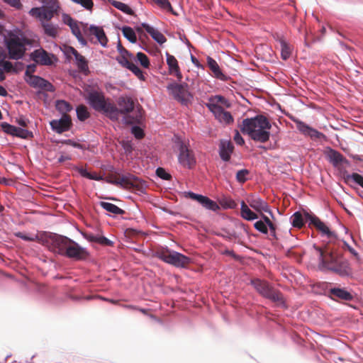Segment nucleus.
I'll list each match as a JSON object with an SVG mask.
<instances>
[{
	"mask_svg": "<svg viewBox=\"0 0 363 363\" xmlns=\"http://www.w3.org/2000/svg\"><path fill=\"white\" fill-rule=\"evenodd\" d=\"M272 125L268 119L262 115L245 118L240 125V131L247 135L252 140L264 143L269 140Z\"/></svg>",
	"mask_w": 363,
	"mask_h": 363,
	"instance_id": "obj_1",
	"label": "nucleus"
},
{
	"mask_svg": "<svg viewBox=\"0 0 363 363\" xmlns=\"http://www.w3.org/2000/svg\"><path fill=\"white\" fill-rule=\"evenodd\" d=\"M118 107L116 106V113L112 121H116L119 115H123V121L126 124H140L143 118V110L142 106L136 104L129 96H121L117 101Z\"/></svg>",
	"mask_w": 363,
	"mask_h": 363,
	"instance_id": "obj_2",
	"label": "nucleus"
},
{
	"mask_svg": "<svg viewBox=\"0 0 363 363\" xmlns=\"http://www.w3.org/2000/svg\"><path fill=\"white\" fill-rule=\"evenodd\" d=\"M86 100L90 106L96 111L105 115L110 119L114 118L116 113V105L111 99L106 98L103 92L91 91L88 93Z\"/></svg>",
	"mask_w": 363,
	"mask_h": 363,
	"instance_id": "obj_3",
	"label": "nucleus"
},
{
	"mask_svg": "<svg viewBox=\"0 0 363 363\" xmlns=\"http://www.w3.org/2000/svg\"><path fill=\"white\" fill-rule=\"evenodd\" d=\"M220 104L230 106L228 101L222 96L216 95L209 99L206 104V107L213 113L215 118L221 123L230 124L233 122V118L229 111H225Z\"/></svg>",
	"mask_w": 363,
	"mask_h": 363,
	"instance_id": "obj_4",
	"label": "nucleus"
},
{
	"mask_svg": "<svg viewBox=\"0 0 363 363\" xmlns=\"http://www.w3.org/2000/svg\"><path fill=\"white\" fill-rule=\"evenodd\" d=\"M32 44V40L23 35L11 34L6 40L9 57L11 60L21 59L26 52V45Z\"/></svg>",
	"mask_w": 363,
	"mask_h": 363,
	"instance_id": "obj_5",
	"label": "nucleus"
},
{
	"mask_svg": "<svg viewBox=\"0 0 363 363\" xmlns=\"http://www.w3.org/2000/svg\"><path fill=\"white\" fill-rule=\"evenodd\" d=\"M106 181L108 183L120 186L128 189H133L140 191H143V189L146 188V184L144 181L131 174L127 175H111L107 177Z\"/></svg>",
	"mask_w": 363,
	"mask_h": 363,
	"instance_id": "obj_6",
	"label": "nucleus"
},
{
	"mask_svg": "<svg viewBox=\"0 0 363 363\" xmlns=\"http://www.w3.org/2000/svg\"><path fill=\"white\" fill-rule=\"evenodd\" d=\"M40 239L43 245L49 250L63 256L71 240L66 236L52 233H45Z\"/></svg>",
	"mask_w": 363,
	"mask_h": 363,
	"instance_id": "obj_7",
	"label": "nucleus"
},
{
	"mask_svg": "<svg viewBox=\"0 0 363 363\" xmlns=\"http://www.w3.org/2000/svg\"><path fill=\"white\" fill-rule=\"evenodd\" d=\"M252 284L257 291L264 298L271 300L279 306L284 304L283 294L279 291L271 286L267 281L257 279L252 280Z\"/></svg>",
	"mask_w": 363,
	"mask_h": 363,
	"instance_id": "obj_8",
	"label": "nucleus"
},
{
	"mask_svg": "<svg viewBox=\"0 0 363 363\" xmlns=\"http://www.w3.org/2000/svg\"><path fill=\"white\" fill-rule=\"evenodd\" d=\"M156 257L163 262L176 267L185 268L191 262V259L179 252L162 248L156 252Z\"/></svg>",
	"mask_w": 363,
	"mask_h": 363,
	"instance_id": "obj_9",
	"label": "nucleus"
},
{
	"mask_svg": "<svg viewBox=\"0 0 363 363\" xmlns=\"http://www.w3.org/2000/svg\"><path fill=\"white\" fill-rule=\"evenodd\" d=\"M62 22L70 28L72 34L77 38L78 41L82 45H85L86 44V41L83 37L82 30H83L84 33L86 34L88 29L87 25L74 20L69 14L67 13L62 14Z\"/></svg>",
	"mask_w": 363,
	"mask_h": 363,
	"instance_id": "obj_10",
	"label": "nucleus"
},
{
	"mask_svg": "<svg viewBox=\"0 0 363 363\" xmlns=\"http://www.w3.org/2000/svg\"><path fill=\"white\" fill-rule=\"evenodd\" d=\"M306 220H309L308 226L313 225L322 236H325L330 240V242H333L337 240V235L335 232L330 230L328 226L320 220L319 218L315 215H311L309 213H305Z\"/></svg>",
	"mask_w": 363,
	"mask_h": 363,
	"instance_id": "obj_11",
	"label": "nucleus"
},
{
	"mask_svg": "<svg viewBox=\"0 0 363 363\" xmlns=\"http://www.w3.org/2000/svg\"><path fill=\"white\" fill-rule=\"evenodd\" d=\"M315 250L319 253V260L322 267L325 269L330 270V265H335L338 260L341 258L335 254L333 250L330 249L329 246H325V248L319 247H314Z\"/></svg>",
	"mask_w": 363,
	"mask_h": 363,
	"instance_id": "obj_12",
	"label": "nucleus"
},
{
	"mask_svg": "<svg viewBox=\"0 0 363 363\" xmlns=\"http://www.w3.org/2000/svg\"><path fill=\"white\" fill-rule=\"evenodd\" d=\"M167 88L174 99L181 101L182 103H186L191 97V95L189 91L188 84L186 83H171L167 86Z\"/></svg>",
	"mask_w": 363,
	"mask_h": 363,
	"instance_id": "obj_13",
	"label": "nucleus"
},
{
	"mask_svg": "<svg viewBox=\"0 0 363 363\" xmlns=\"http://www.w3.org/2000/svg\"><path fill=\"white\" fill-rule=\"evenodd\" d=\"M178 161L184 168L191 169L196 164V158L193 150L184 143L179 144Z\"/></svg>",
	"mask_w": 363,
	"mask_h": 363,
	"instance_id": "obj_14",
	"label": "nucleus"
},
{
	"mask_svg": "<svg viewBox=\"0 0 363 363\" xmlns=\"http://www.w3.org/2000/svg\"><path fill=\"white\" fill-rule=\"evenodd\" d=\"M67 247L64 256L74 260H84L89 255L88 251L85 248L81 247L78 243L72 240H70V242Z\"/></svg>",
	"mask_w": 363,
	"mask_h": 363,
	"instance_id": "obj_15",
	"label": "nucleus"
},
{
	"mask_svg": "<svg viewBox=\"0 0 363 363\" xmlns=\"http://www.w3.org/2000/svg\"><path fill=\"white\" fill-rule=\"evenodd\" d=\"M53 131L58 134L68 131L72 127V120L68 114H62L59 120H52L50 123Z\"/></svg>",
	"mask_w": 363,
	"mask_h": 363,
	"instance_id": "obj_16",
	"label": "nucleus"
},
{
	"mask_svg": "<svg viewBox=\"0 0 363 363\" xmlns=\"http://www.w3.org/2000/svg\"><path fill=\"white\" fill-rule=\"evenodd\" d=\"M291 120L296 123V128L304 135L310 137L311 139H320L324 136V135L318 131L317 130L309 126L304 122L294 117L291 118Z\"/></svg>",
	"mask_w": 363,
	"mask_h": 363,
	"instance_id": "obj_17",
	"label": "nucleus"
},
{
	"mask_svg": "<svg viewBox=\"0 0 363 363\" xmlns=\"http://www.w3.org/2000/svg\"><path fill=\"white\" fill-rule=\"evenodd\" d=\"M325 155L328 161L335 167H340V166H350V162L338 151L328 148L325 152Z\"/></svg>",
	"mask_w": 363,
	"mask_h": 363,
	"instance_id": "obj_18",
	"label": "nucleus"
},
{
	"mask_svg": "<svg viewBox=\"0 0 363 363\" xmlns=\"http://www.w3.org/2000/svg\"><path fill=\"white\" fill-rule=\"evenodd\" d=\"M26 80L28 84L34 88H39L42 90L50 92L55 91L53 85L40 77L29 75V78H26Z\"/></svg>",
	"mask_w": 363,
	"mask_h": 363,
	"instance_id": "obj_19",
	"label": "nucleus"
},
{
	"mask_svg": "<svg viewBox=\"0 0 363 363\" xmlns=\"http://www.w3.org/2000/svg\"><path fill=\"white\" fill-rule=\"evenodd\" d=\"M59 5L57 0H50L45 6H43L41 24L43 21L50 22L54 14L57 11Z\"/></svg>",
	"mask_w": 363,
	"mask_h": 363,
	"instance_id": "obj_20",
	"label": "nucleus"
},
{
	"mask_svg": "<svg viewBox=\"0 0 363 363\" xmlns=\"http://www.w3.org/2000/svg\"><path fill=\"white\" fill-rule=\"evenodd\" d=\"M188 195L189 198L197 201L199 203H201L204 208L211 210L213 211H217L220 209L219 206L216 202L210 199L209 198L204 196L203 195L196 194L193 192H188Z\"/></svg>",
	"mask_w": 363,
	"mask_h": 363,
	"instance_id": "obj_21",
	"label": "nucleus"
},
{
	"mask_svg": "<svg viewBox=\"0 0 363 363\" xmlns=\"http://www.w3.org/2000/svg\"><path fill=\"white\" fill-rule=\"evenodd\" d=\"M166 57L169 74L175 76L178 81L181 82L182 79V74L180 71L177 60L174 55H172L168 52L166 53Z\"/></svg>",
	"mask_w": 363,
	"mask_h": 363,
	"instance_id": "obj_22",
	"label": "nucleus"
},
{
	"mask_svg": "<svg viewBox=\"0 0 363 363\" xmlns=\"http://www.w3.org/2000/svg\"><path fill=\"white\" fill-rule=\"evenodd\" d=\"M30 58L38 64L51 65L52 60L49 54L43 49L35 50L30 54Z\"/></svg>",
	"mask_w": 363,
	"mask_h": 363,
	"instance_id": "obj_23",
	"label": "nucleus"
},
{
	"mask_svg": "<svg viewBox=\"0 0 363 363\" xmlns=\"http://www.w3.org/2000/svg\"><path fill=\"white\" fill-rule=\"evenodd\" d=\"M330 271L342 277L348 276L351 274V269L348 262L342 257L335 265L330 266Z\"/></svg>",
	"mask_w": 363,
	"mask_h": 363,
	"instance_id": "obj_24",
	"label": "nucleus"
},
{
	"mask_svg": "<svg viewBox=\"0 0 363 363\" xmlns=\"http://www.w3.org/2000/svg\"><path fill=\"white\" fill-rule=\"evenodd\" d=\"M89 35H94L96 38L97 42L102 46L105 47L108 43V38L105 34L104 29L101 27L91 26L87 29V33Z\"/></svg>",
	"mask_w": 363,
	"mask_h": 363,
	"instance_id": "obj_25",
	"label": "nucleus"
},
{
	"mask_svg": "<svg viewBox=\"0 0 363 363\" xmlns=\"http://www.w3.org/2000/svg\"><path fill=\"white\" fill-rule=\"evenodd\" d=\"M247 201L250 207L258 212L269 211L268 204L259 197L252 196Z\"/></svg>",
	"mask_w": 363,
	"mask_h": 363,
	"instance_id": "obj_26",
	"label": "nucleus"
},
{
	"mask_svg": "<svg viewBox=\"0 0 363 363\" xmlns=\"http://www.w3.org/2000/svg\"><path fill=\"white\" fill-rule=\"evenodd\" d=\"M207 65L213 76L220 80L226 81L228 77L222 72L217 62L211 57H207Z\"/></svg>",
	"mask_w": 363,
	"mask_h": 363,
	"instance_id": "obj_27",
	"label": "nucleus"
},
{
	"mask_svg": "<svg viewBox=\"0 0 363 363\" xmlns=\"http://www.w3.org/2000/svg\"><path fill=\"white\" fill-rule=\"evenodd\" d=\"M142 26L144 28L146 32L149 33L151 37L158 43L163 44L164 42H166L167 39L165 36L158 30L154 28L147 23H143Z\"/></svg>",
	"mask_w": 363,
	"mask_h": 363,
	"instance_id": "obj_28",
	"label": "nucleus"
},
{
	"mask_svg": "<svg viewBox=\"0 0 363 363\" xmlns=\"http://www.w3.org/2000/svg\"><path fill=\"white\" fill-rule=\"evenodd\" d=\"M83 237L89 242H94L105 246H112L113 242L104 236L95 235L92 233H84Z\"/></svg>",
	"mask_w": 363,
	"mask_h": 363,
	"instance_id": "obj_29",
	"label": "nucleus"
},
{
	"mask_svg": "<svg viewBox=\"0 0 363 363\" xmlns=\"http://www.w3.org/2000/svg\"><path fill=\"white\" fill-rule=\"evenodd\" d=\"M234 149L233 145L230 141H223L220 144V156L224 161L230 159V155Z\"/></svg>",
	"mask_w": 363,
	"mask_h": 363,
	"instance_id": "obj_30",
	"label": "nucleus"
},
{
	"mask_svg": "<svg viewBox=\"0 0 363 363\" xmlns=\"http://www.w3.org/2000/svg\"><path fill=\"white\" fill-rule=\"evenodd\" d=\"M306 213L307 212L303 211V213H301L300 211H296L291 216L290 221L293 227L301 228L304 225V223L308 221L306 219Z\"/></svg>",
	"mask_w": 363,
	"mask_h": 363,
	"instance_id": "obj_31",
	"label": "nucleus"
},
{
	"mask_svg": "<svg viewBox=\"0 0 363 363\" xmlns=\"http://www.w3.org/2000/svg\"><path fill=\"white\" fill-rule=\"evenodd\" d=\"M44 33L52 38H55L59 34V26L50 22L43 21L41 24Z\"/></svg>",
	"mask_w": 363,
	"mask_h": 363,
	"instance_id": "obj_32",
	"label": "nucleus"
},
{
	"mask_svg": "<svg viewBox=\"0 0 363 363\" xmlns=\"http://www.w3.org/2000/svg\"><path fill=\"white\" fill-rule=\"evenodd\" d=\"M330 292L332 296L340 298L342 300L351 301L353 298V296L350 292L343 289H331Z\"/></svg>",
	"mask_w": 363,
	"mask_h": 363,
	"instance_id": "obj_33",
	"label": "nucleus"
},
{
	"mask_svg": "<svg viewBox=\"0 0 363 363\" xmlns=\"http://www.w3.org/2000/svg\"><path fill=\"white\" fill-rule=\"evenodd\" d=\"M240 213L241 216L247 220H253L258 218L257 215L252 211L243 201L241 202Z\"/></svg>",
	"mask_w": 363,
	"mask_h": 363,
	"instance_id": "obj_34",
	"label": "nucleus"
},
{
	"mask_svg": "<svg viewBox=\"0 0 363 363\" xmlns=\"http://www.w3.org/2000/svg\"><path fill=\"white\" fill-rule=\"evenodd\" d=\"M100 206L106 211L116 215H123L125 213L124 210L120 208L116 205L111 203L101 201L100 203Z\"/></svg>",
	"mask_w": 363,
	"mask_h": 363,
	"instance_id": "obj_35",
	"label": "nucleus"
},
{
	"mask_svg": "<svg viewBox=\"0 0 363 363\" xmlns=\"http://www.w3.org/2000/svg\"><path fill=\"white\" fill-rule=\"evenodd\" d=\"M76 64L80 72L86 74L89 72L88 62L86 58L78 53L75 57Z\"/></svg>",
	"mask_w": 363,
	"mask_h": 363,
	"instance_id": "obj_36",
	"label": "nucleus"
},
{
	"mask_svg": "<svg viewBox=\"0 0 363 363\" xmlns=\"http://www.w3.org/2000/svg\"><path fill=\"white\" fill-rule=\"evenodd\" d=\"M279 43L281 46V58L284 60L289 58L291 54V46L282 38L279 40Z\"/></svg>",
	"mask_w": 363,
	"mask_h": 363,
	"instance_id": "obj_37",
	"label": "nucleus"
},
{
	"mask_svg": "<svg viewBox=\"0 0 363 363\" xmlns=\"http://www.w3.org/2000/svg\"><path fill=\"white\" fill-rule=\"evenodd\" d=\"M111 4L118 9V10L124 12L125 13L129 14V15H133L134 12L130 8V6L123 2L116 1V0H111Z\"/></svg>",
	"mask_w": 363,
	"mask_h": 363,
	"instance_id": "obj_38",
	"label": "nucleus"
},
{
	"mask_svg": "<svg viewBox=\"0 0 363 363\" xmlns=\"http://www.w3.org/2000/svg\"><path fill=\"white\" fill-rule=\"evenodd\" d=\"M77 171L82 177L96 181H101L104 179L102 176L98 175L96 173L88 172L86 169H84L83 167L78 168Z\"/></svg>",
	"mask_w": 363,
	"mask_h": 363,
	"instance_id": "obj_39",
	"label": "nucleus"
},
{
	"mask_svg": "<svg viewBox=\"0 0 363 363\" xmlns=\"http://www.w3.org/2000/svg\"><path fill=\"white\" fill-rule=\"evenodd\" d=\"M77 116L79 121H84L89 118L90 113L88 111L86 106L80 105L77 108Z\"/></svg>",
	"mask_w": 363,
	"mask_h": 363,
	"instance_id": "obj_40",
	"label": "nucleus"
},
{
	"mask_svg": "<svg viewBox=\"0 0 363 363\" xmlns=\"http://www.w3.org/2000/svg\"><path fill=\"white\" fill-rule=\"evenodd\" d=\"M122 32L125 38H126L130 43H135L137 40L136 35L133 30L129 26H124L122 28Z\"/></svg>",
	"mask_w": 363,
	"mask_h": 363,
	"instance_id": "obj_41",
	"label": "nucleus"
},
{
	"mask_svg": "<svg viewBox=\"0 0 363 363\" xmlns=\"http://www.w3.org/2000/svg\"><path fill=\"white\" fill-rule=\"evenodd\" d=\"M151 1L153 3H155V4H157L160 9L165 10L167 11L171 12L173 14H175L169 0H151Z\"/></svg>",
	"mask_w": 363,
	"mask_h": 363,
	"instance_id": "obj_42",
	"label": "nucleus"
},
{
	"mask_svg": "<svg viewBox=\"0 0 363 363\" xmlns=\"http://www.w3.org/2000/svg\"><path fill=\"white\" fill-rule=\"evenodd\" d=\"M56 108L59 111L62 112L63 114H67V113L72 109V107L70 105V104L63 100L57 101Z\"/></svg>",
	"mask_w": 363,
	"mask_h": 363,
	"instance_id": "obj_43",
	"label": "nucleus"
},
{
	"mask_svg": "<svg viewBox=\"0 0 363 363\" xmlns=\"http://www.w3.org/2000/svg\"><path fill=\"white\" fill-rule=\"evenodd\" d=\"M346 182L352 179L355 183L359 184L360 186L363 188V177L358 173H352V174H347L345 177Z\"/></svg>",
	"mask_w": 363,
	"mask_h": 363,
	"instance_id": "obj_44",
	"label": "nucleus"
},
{
	"mask_svg": "<svg viewBox=\"0 0 363 363\" xmlns=\"http://www.w3.org/2000/svg\"><path fill=\"white\" fill-rule=\"evenodd\" d=\"M137 59L140 64L144 67V68H148L150 67V60L147 57V56L144 54L143 52H139L137 53Z\"/></svg>",
	"mask_w": 363,
	"mask_h": 363,
	"instance_id": "obj_45",
	"label": "nucleus"
},
{
	"mask_svg": "<svg viewBox=\"0 0 363 363\" xmlns=\"http://www.w3.org/2000/svg\"><path fill=\"white\" fill-rule=\"evenodd\" d=\"M15 136L19 137L24 139H28L29 138L33 137V133L30 131H28L26 129H23L21 128L16 127V131Z\"/></svg>",
	"mask_w": 363,
	"mask_h": 363,
	"instance_id": "obj_46",
	"label": "nucleus"
},
{
	"mask_svg": "<svg viewBox=\"0 0 363 363\" xmlns=\"http://www.w3.org/2000/svg\"><path fill=\"white\" fill-rule=\"evenodd\" d=\"M249 174L250 172L246 169L238 171L236 173L237 181L241 184L245 183L247 180V177L249 175Z\"/></svg>",
	"mask_w": 363,
	"mask_h": 363,
	"instance_id": "obj_47",
	"label": "nucleus"
},
{
	"mask_svg": "<svg viewBox=\"0 0 363 363\" xmlns=\"http://www.w3.org/2000/svg\"><path fill=\"white\" fill-rule=\"evenodd\" d=\"M133 57L119 56L117 57V61L119 64H121L123 67L129 69V67L133 65V62L132 59Z\"/></svg>",
	"mask_w": 363,
	"mask_h": 363,
	"instance_id": "obj_48",
	"label": "nucleus"
},
{
	"mask_svg": "<svg viewBox=\"0 0 363 363\" xmlns=\"http://www.w3.org/2000/svg\"><path fill=\"white\" fill-rule=\"evenodd\" d=\"M1 128H2V130L5 133H8L9 135L15 136L16 131V126L10 125V124L4 122V123H1Z\"/></svg>",
	"mask_w": 363,
	"mask_h": 363,
	"instance_id": "obj_49",
	"label": "nucleus"
},
{
	"mask_svg": "<svg viewBox=\"0 0 363 363\" xmlns=\"http://www.w3.org/2000/svg\"><path fill=\"white\" fill-rule=\"evenodd\" d=\"M128 69L130 70L140 79L145 80L143 72L134 62L133 65H131Z\"/></svg>",
	"mask_w": 363,
	"mask_h": 363,
	"instance_id": "obj_50",
	"label": "nucleus"
},
{
	"mask_svg": "<svg viewBox=\"0 0 363 363\" xmlns=\"http://www.w3.org/2000/svg\"><path fill=\"white\" fill-rule=\"evenodd\" d=\"M73 2L80 4L87 10H91L94 6L92 0H72Z\"/></svg>",
	"mask_w": 363,
	"mask_h": 363,
	"instance_id": "obj_51",
	"label": "nucleus"
},
{
	"mask_svg": "<svg viewBox=\"0 0 363 363\" xmlns=\"http://www.w3.org/2000/svg\"><path fill=\"white\" fill-rule=\"evenodd\" d=\"M156 174L160 178L162 179L169 180L172 178V176L162 167H158L157 169Z\"/></svg>",
	"mask_w": 363,
	"mask_h": 363,
	"instance_id": "obj_52",
	"label": "nucleus"
},
{
	"mask_svg": "<svg viewBox=\"0 0 363 363\" xmlns=\"http://www.w3.org/2000/svg\"><path fill=\"white\" fill-rule=\"evenodd\" d=\"M42 11H43V6L42 7H35L30 9L29 11V13L30 16L35 17L41 21V16H42Z\"/></svg>",
	"mask_w": 363,
	"mask_h": 363,
	"instance_id": "obj_53",
	"label": "nucleus"
},
{
	"mask_svg": "<svg viewBox=\"0 0 363 363\" xmlns=\"http://www.w3.org/2000/svg\"><path fill=\"white\" fill-rule=\"evenodd\" d=\"M255 228L259 232L262 233H267V226L266 225V224L262 221V220H259V221H257L255 225H254Z\"/></svg>",
	"mask_w": 363,
	"mask_h": 363,
	"instance_id": "obj_54",
	"label": "nucleus"
},
{
	"mask_svg": "<svg viewBox=\"0 0 363 363\" xmlns=\"http://www.w3.org/2000/svg\"><path fill=\"white\" fill-rule=\"evenodd\" d=\"M132 133L137 139H142L145 135L143 130L138 126L132 128Z\"/></svg>",
	"mask_w": 363,
	"mask_h": 363,
	"instance_id": "obj_55",
	"label": "nucleus"
},
{
	"mask_svg": "<svg viewBox=\"0 0 363 363\" xmlns=\"http://www.w3.org/2000/svg\"><path fill=\"white\" fill-rule=\"evenodd\" d=\"M0 65L3 67L4 69L6 72H10L13 70V67L11 62L9 61H4V60H1L0 61Z\"/></svg>",
	"mask_w": 363,
	"mask_h": 363,
	"instance_id": "obj_56",
	"label": "nucleus"
},
{
	"mask_svg": "<svg viewBox=\"0 0 363 363\" xmlns=\"http://www.w3.org/2000/svg\"><path fill=\"white\" fill-rule=\"evenodd\" d=\"M65 52L67 57H71V55H74L75 57L79 53L76 49L70 46H68L65 48Z\"/></svg>",
	"mask_w": 363,
	"mask_h": 363,
	"instance_id": "obj_57",
	"label": "nucleus"
},
{
	"mask_svg": "<svg viewBox=\"0 0 363 363\" xmlns=\"http://www.w3.org/2000/svg\"><path fill=\"white\" fill-rule=\"evenodd\" d=\"M234 141L239 145H242L245 143V140L240 135L238 131H236L234 136Z\"/></svg>",
	"mask_w": 363,
	"mask_h": 363,
	"instance_id": "obj_58",
	"label": "nucleus"
},
{
	"mask_svg": "<svg viewBox=\"0 0 363 363\" xmlns=\"http://www.w3.org/2000/svg\"><path fill=\"white\" fill-rule=\"evenodd\" d=\"M35 65H29L27 66L26 70V78H29V75H32L31 74L35 72Z\"/></svg>",
	"mask_w": 363,
	"mask_h": 363,
	"instance_id": "obj_59",
	"label": "nucleus"
},
{
	"mask_svg": "<svg viewBox=\"0 0 363 363\" xmlns=\"http://www.w3.org/2000/svg\"><path fill=\"white\" fill-rule=\"evenodd\" d=\"M4 2L9 4L13 7L20 8L21 6L20 0H3Z\"/></svg>",
	"mask_w": 363,
	"mask_h": 363,
	"instance_id": "obj_60",
	"label": "nucleus"
},
{
	"mask_svg": "<svg viewBox=\"0 0 363 363\" xmlns=\"http://www.w3.org/2000/svg\"><path fill=\"white\" fill-rule=\"evenodd\" d=\"M16 235H17V237L23 239V240H26V241H34L37 238V236H35V238L29 237L28 235L23 234L22 233H18L16 234Z\"/></svg>",
	"mask_w": 363,
	"mask_h": 363,
	"instance_id": "obj_61",
	"label": "nucleus"
},
{
	"mask_svg": "<svg viewBox=\"0 0 363 363\" xmlns=\"http://www.w3.org/2000/svg\"><path fill=\"white\" fill-rule=\"evenodd\" d=\"M63 143L67 144V145H70L77 148H79V149L82 148V145L81 144L74 142L72 140H66L63 142Z\"/></svg>",
	"mask_w": 363,
	"mask_h": 363,
	"instance_id": "obj_62",
	"label": "nucleus"
},
{
	"mask_svg": "<svg viewBox=\"0 0 363 363\" xmlns=\"http://www.w3.org/2000/svg\"><path fill=\"white\" fill-rule=\"evenodd\" d=\"M124 150L128 152H130L133 150V147L130 142H124L123 144Z\"/></svg>",
	"mask_w": 363,
	"mask_h": 363,
	"instance_id": "obj_63",
	"label": "nucleus"
},
{
	"mask_svg": "<svg viewBox=\"0 0 363 363\" xmlns=\"http://www.w3.org/2000/svg\"><path fill=\"white\" fill-rule=\"evenodd\" d=\"M69 160H71V157H70V156H69V155H60V157L58 158V162H59L60 163H62V162H65V161Z\"/></svg>",
	"mask_w": 363,
	"mask_h": 363,
	"instance_id": "obj_64",
	"label": "nucleus"
}]
</instances>
